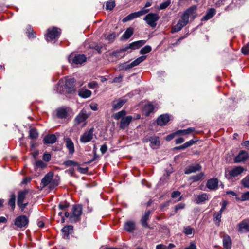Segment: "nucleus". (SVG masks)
Instances as JSON below:
<instances>
[{"label": "nucleus", "instance_id": "59", "mask_svg": "<svg viewBox=\"0 0 249 249\" xmlns=\"http://www.w3.org/2000/svg\"><path fill=\"white\" fill-rule=\"evenodd\" d=\"M107 149V147L106 144H104L102 145L100 148V151L102 154H104Z\"/></svg>", "mask_w": 249, "mask_h": 249}, {"label": "nucleus", "instance_id": "51", "mask_svg": "<svg viewBox=\"0 0 249 249\" xmlns=\"http://www.w3.org/2000/svg\"><path fill=\"white\" fill-rule=\"evenodd\" d=\"M69 206V204L67 202L60 203L58 205V207L60 210H64Z\"/></svg>", "mask_w": 249, "mask_h": 249}, {"label": "nucleus", "instance_id": "36", "mask_svg": "<svg viewBox=\"0 0 249 249\" xmlns=\"http://www.w3.org/2000/svg\"><path fill=\"white\" fill-rule=\"evenodd\" d=\"M195 129L192 127L188 128L187 129L179 130L176 132L177 134L187 135L194 131Z\"/></svg>", "mask_w": 249, "mask_h": 249}, {"label": "nucleus", "instance_id": "1", "mask_svg": "<svg viewBox=\"0 0 249 249\" xmlns=\"http://www.w3.org/2000/svg\"><path fill=\"white\" fill-rule=\"evenodd\" d=\"M196 6L189 8L184 12L179 20L186 26L189 22V18L193 20L196 17Z\"/></svg>", "mask_w": 249, "mask_h": 249}, {"label": "nucleus", "instance_id": "42", "mask_svg": "<svg viewBox=\"0 0 249 249\" xmlns=\"http://www.w3.org/2000/svg\"><path fill=\"white\" fill-rule=\"evenodd\" d=\"M241 184L244 187L249 188V176L248 175L242 179Z\"/></svg>", "mask_w": 249, "mask_h": 249}, {"label": "nucleus", "instance_id": "62", "mask_svg": "<svg viewBox=\"0 0 249 249\" xmlns=\"http://www.w3.org/2000/svg\"><path fill=\"white\" fill-rule=\"evenodd\" d=\"M175 134H176V132L174 134H170V135L167 136L165 138L166 140L168 141H170L172 140L174 138Z\"/></svg>", "mask_w": 249, "mask_h": 249}, {"label": "nucleus", "instance_id": "61", "mask_svg": "<svg viewBox=\"0 0 249 249\" xmlns=\"http://www.w3.org/2000/svg\"><path fill=\"white\" fill-rule=\"evenodd\" d=\"M184 249H196V247L194 243L191 242L190 246Z\"/></svg>", "mask_w": 249, "mask_h": 249}, {"label": "nucleus", "instance_id": "21", "mask_svg": "<svg viewBox=\"0 0 249 249\" xmlns=\"http://www.w3.org/2000/svg\"><path fill=\"white\" fill-rule=\"evenodd\" d=\"M132 119V117L131 116L123 118L120 122V128L122 129H124L125 127L128 126L130 123L131 122Z\"/></svg>", "mask_w": 249, "mask_h": 249}, {"label": "nucleus", "instance_id": "6", "mask_svg": "<svg viewBox=\"0 0 249 249\" xmlns=\"http://www.w3.org/2000/svg\"><path fill=\"white\" fill-rule=\"evenodd\" d=\"M53 176V174L52 172H49L45 177L42 179L41 184L43 187L46 186L50 184L51 186H55L58 185V183L55 182L54 180H52Z\"/></svg>", "mask_w": 249, "mask_h": 249}, {"label": "nucleus", "instance_id": "41", "mask_svg": "<svg viewBox=\"0 0 249 249\" xmlns=\"http://www.w3.org/2000/svg\"><path fill=\"white\" fill-rule=\"evenodd\" d=\"M221 217H222V213H220V212L215 213L213 215V221L218 225H219V223L221 222Z\"/></svg>", "mask_w": 249, "mask_h": 249}, {"label": "nucleus", "instance_id": "11", "mask_svg": "<svg viewBox=\"0 0 249 249\" xmlns=\"http://www.w3.org/2000/svg\"><path fill=\"white\" fill-rule=\"evenodd\" d=\"M75 80L74 78H71L66 80L64 88L66 92L68 93H71L75 91L74 83Z\"/></svg>", "mask_w": 249, "mask_h": 249}, {"label": "nucleus", "instance_id": "17", "mask_svg": "<svg viewBox=\"0 0 249 249\" xmlns=\"http://www.w3.org/2000/svg\"><path fill=\"white\" fill-rule=\"evenodd\" d=\"M201 166L199 164L191 165L186 168L184 171L186 174H190L200 170Z\"/></svg>", "mask_w": 249, "mask_h": 249}, {"label": "nucleus", "instance_id": "23", "mask_svg": "<svg viewBox=\"0 0 249 249\" xmlns=\"http://www.w3.org/2000/svg\"><path fill=\"white\" fill-rule=\"evenodd\" d=\"M45 144H53L56 141V137L54 134L47 135L44 138Z\"/></svg>", "mask_w": 249, "mask_h": 249}, {"label": "nucleus", "instance_id": "32", "mask_svg": "<svg viewBox=\"0 0 249 249\" xmlns=\"http://www.w3.org/2000/svg\"><path fill=\"white\" fill-rule=\"evenodd\" d=\"M78 95L79 96L82 98H87L91 96V92L89 90L86 89H81L78 91Z\"/></svg>", "mask_w": 249, "mask_h": 249}, {"label": "nucleus", "instance_id": "39", "mask_svg": "<svg viewBox=\"0 0 249 249\" xmlns=\"http://www.w3.org/2000/svg\"><path fill=\"white\" fill-rule=\"evenodd\" d=\"M236 199L237 200H241L242 201H249V191L243 193L240 198L236 197Z\"/></svg>", "mask_w": 249, "mask_h": 249}, {"label": "nucleus", "instance_id": "8", "mask_svg": "<svg viewBox=\"0 0 249 249\" xmlns=\"http://www.w3.org/2000/svg\"><path fill=\"white\" fill-rule=\"evenodd\" d=\"M90 115V112H87L86 109L84 108L77 115L74 119L75 124L78 125L81 123L84 122Z\"/></svg>", "mask_w": 249, "mask_h": 249}, {"label": "nucleus", "instance_id": "9", "mask_svg": "<svg viewBox=\"0 0 249 249\" xmlns=\"http://www.w3.org/2000/svg\"><path fill=\"white\" fill-rule=\"evenodd\" d=\"M94 128H91L89 130L86 131L81 136L80 141L82 143L88 142L93 139Z\"/></svg>", "mask_w": 249, "mask_h": 249}, {"label": "nucleus", "instance_id": "3", "mask_svg": "<svg viewBox=\"0 0 249 249\" xmlns=\"http://www.w3.org/2000/svg\"><path fill=\"white\" fill-rule=\"evenodd\" d=\"M160 19V17L156 13H150L148 14L144 18L146 23L151 27L154 28L156 26V22Z\"/></svg>", "mask_w": 249, "mask_h": 249}, {"label": "nucleus", "instance_id": "43", "mask_svg": "<svg viewBox=\"0 0 249 249\" xmlns=\"http://www.w3.org/2000/svg\"><path fill=\"white\" fill-rule=\"evenodd\" d=\"M152 50L151 46L149 45H146L143 47L140 50V53L141 54H145L148 53H149Z\"/></svg>", "mask_w": 249, "mask_h": 249}, {"label": "nucleus", "instance_id": "5", "mask_svg": "<svg viewBox=\"0 0 249 249\" xmlns=\"http://www.w3.org/2000/svg\"><path fill=\"white\" fill-rule=\"evenodd\" d=\"M146 58V56L143 55L139 57L131 63L127 62L122 64L121 66V68L123 69L128 70L130 69L135 66H138L141 62H143Z\"/></svg>", "mask_w": 249, "mask_h": 249}, {"label": "nucleus", "instance_id": "12", "mask_svg": "<svg viewBox=\"0 0 249 249\" xmlns=\"http://www.w3.org/2000/svg\"><path fill=\"white\" fill-rule=\"evenodd\" d=\"M146 43L145 40H139L137 41H134L130 43L127 46L125 47L124 48L122 49V50L124 51H126L129 49H131L132 50H135L138 49L143 46Z\"/></svg>", "mask_w": 249, "mask_h": 249}, {"label": "nucleus", "instance_id": "33", "mask_svg": "<svg viewBox=\"0 0 249 249\" xmlns=\"http://www.w3.org/2000/svg\"><path fill=\"white\" fill-rule=\"evenodd\" d=\"M185 26V25L180 20H179L177 23L172 27L171 32L173 33L178 32L180 31Z\"/></svg>", "mask_w": 249, "mask_h": 249}, {"label": "nucleus", "instance_id": "10", "mask_svg": "<svg viewBox=\"0 0 249 249\" xmlns=\"http://www.w3.org/2000/svg\"><path fill=\"white\" fill-rule=\"evenodd\" d=\"M244 170L245 169L243 167L240 166H236L229 171L228 174H226L225 176L228 178L231 179L241 174Z\"/></svg>", "mask_w": 249, "mask_h": 249}, {"label": "nucleus", "instance_id": "35", "mask_svg": "<svg viewBox=\"0 0 249 249\" xmlns=\"http://www.w3.org/2000/svg\"><path fill=\"white\" fill-rule=\"evenodd\" d=\"M29 137L32 140H36L38 137V133L35 128H32L29 130Z\"/></svg>", "mask_w": 249, "mask_h": 249}, {"label": "nucleus", "instance_id": "45", "mask_svg": "<svg viewBox=\"0 0 249 249\" xmlns=\"http://www.w3.org/2000/svg\"><path fill=\"white\" fill-rule=\"evenodd\" d=\"M115 6V3L114 1H109L106 3V9L112 10Z\"/></svg>", "mask_w": 249, "mask_h": 249}, {"label": "nucleus", "instance_id": "57", "mask_svg": "<svg viewBox=\"0 0 249 249\" xmlns=\"http://www.w3.org/2000/svg\"><path fill=\"white\" fill-rule=\"evenodd\" d=\"M28 202H26L25 203H23V202H21L20 204H17L18 205L19 207V208L21 209V211H23L24 209L26 208L27 205H28Z\"/></svg>", "mask_w": 249, "mask_h": 249}, {"label": "nucleus", "instance_id": "48", "mask_svg": "<svg viewBox=\"0 0 249 249\" xmlns=\"http://www.w3.org/2000/svg\"><path fill=\"white\" fill-rule=\"evenodd\" d=\"M193 229L189 226L184 227L183 228V232L186 235H190L193 233Z\"/></svg>", "mask_w": 249, "mask_h": 249}, {"label": "nucleus", "instance_id": "7", "mask_svg": "<svg viewBox=\"0 0 249 249\" xmlns=\"http://www.w3.org/2000/svg\"><path fill=\"white\" fill-rule=\"evenodd\" d=\"M149 9H144L143 8L141 10L132 13L125 17L122 20L123 22H126L128 21L131 20L137 17H139L145 14L146 13H148L149 12Z\"/></svg>", "mask_w": 249, "mask_h": 249}, {"label": "nucleus", "instance_id": "63", "mask_svg": "<svg viewBox=\"0 0 249 249\" xmlns=\"http://www.w3.org/2000/svg\"><path fill=\"white\" fill-rule=\"evenodd\" d=\"M227 205V202L226 201H224L222 204L221 208L219 212H220V213H222L226 209V207Z\"/></svg>", "mask_w": 249, "mask_h": 249}, {"label": "nucleus", "instance_id": "29", "mask_svg": "<svg viewBox=\"0 0 249 249\" xmlns=\"http://www.w3.org/2000/svg\"><path fill=\"white\" fill-rule=\"evenodd\" d=\"M209 197L207 194L203 193L201 195H198L195 200L196 204H199L205 202L206 200H208Z\"/></svg>", "mask_w": 249, "mask_h": 249}, {"label": "nucleus", "instance_id": "60", "mask_svg": "<svg viewBox=\"0 0 249 249\" xmlns=\"http://www.w3.org/2000/svg\"><path fill=\"white\" fill-rule=\"evenodd\" d=\"M115 37V34L114 33H112L109 34L107 36V39L110 41H113Z\"/></svg>", "mask_w": 249, "mask_h": 249}, {"label": "nucleus", "instance_id": "40", "mask_svg": "<svg viewBox=\"0 0 249 249\" xmlns=\"http://www.w3.org/2000/svg\"><path fill=\"white\" fill-rule=\"evenodd\" d=\"M15 199L16 196L15 194H12L8 201V205L11 206L12 210H14L15 207Z\"/></svg>", "mask_w": 249, "mask_h": 249}, {"label": "nucleus", "instance_id": "13", "mask_svg": "<svg viewBox=\"0 0 249 249\" xmlns=\"http://www.w3.org/2000/svg\"><path fill=\"white\" fill-rule=\"evenodd\" d=\"M28 219L24 215L19 216L15 219V224L19 228L25 227L28 223Z\"/></svg>", "mask_w": 249, "mask_h": 249}, {"label": "nucleus", "instance_id": "15", "mask_svg": "<svg viewBox=\"0 0 249 249\" xmlns=\"http://www.w3.org/2000/svg\"><path fill=\"white\" fill-rule=\"evenodd\" d=\"M248 158V153L245 151H241L234 158V162L239 163L245 161Z\"/></svg>", "mask_w": 249, "mask_h": 249}, {"label": "nucleus", "instance_id": "27", "mask_svg": "<svg viewBox=\"0 0 249 249\" xmlns=\"http://www.w3.org/2000/svg\"><path fill=\"white\" fill-rule=\"evenodd\" d=\"M149 141L150 142V146L153 149L158 147L160 144V142L158 137L154 136L150 137Z\"/></svg>", "mask_w": 249, "mask_h": 249}, {"label": "nucleus", "instance_id": "50", "mask_svg": "<svg viewBox=\"0 0 249 249\" xmlns=\"http://www.w3.org/2000/svg\"><path fill=\"white\" fill-rule=\"evenodd\" d=\"M64 165H65L66 166L69 167V166H75V165H77V163L74 162L72 160H69L65 161L64 162Z\"/></svg>", "mask_w": 249, "mask_h": 249}, {"label": "nucleus", "instance_id": "18", "mask_svg": "<svg viewBox=\"0 0 249 249\" xmlns=\"http://www.w3.org/2000/svg\"><path fill=\"white\" fill-rule=\"evenodd\" d=\"M127 100L124 98L118 99L113 101L112 107L114 110L120 108L126 102Z\"/></svg>", "mask_w": 249, "mask_h": 249}, {"label": "nucleus", "instance_id": "22", "mask_svg": "<svg viewBox=\"0 0 249 249\" xmlns=\"http://www.w3.org/2000/svg\"><path fill=\"white\" fill-rule=\"evenodd\" d=\"M86 57L84 54H77L72 59V62L75 64H81L86 62Z\"/></svg>", "mask_w": 249, "mask_h": 249}, {"label": "nucleus", "instance_id": "16", "mask_svg": "<svg viewBox=\"0 0 249 249\" xmlns=\"http://www.w3.org/2000/svg\"><path fill=\"white\" fill-rule=\"evenodd\" d=\"M218 180L216 178H213L207 181L206 186L210 190H215L218 188Z\"/></svg>", "mask_w": 249, "mask_h": 249}, {"label": "nucleus", "instance_id": "2", "mask_svg": "<svg viewBox=\"0 0 249 249\" xmlns=\"http://www.w3.org/2000/svg\"><path fill=\"white\" fill-rule=\"evenodd\" d=\"M71 214L70 219L75 222L79 220V217L82 213V207L81 205L75 204L72 206Z\"/></svg>", "mask_w": 249, "mask_h": 249}, {"label": "nucleus", "instance_id": "20", "mask_svg": "<svg viewBox=\"0 0 249 249\" xmlns=\"http://www.w3.org/2000/svg\"><path fill=\"white\" fill-rule=\"evenodd\" d=\"M68 110L65 108L60 107L56 110V116L60 119H66L68 116Z\"/></svg>", "mask_w": 249, "mask_h": 249}, {"label": "nucleus", "instance_id": "24", "mask_svg": "<svg viewBox=\"0 0 249 249\" xmlns=\"http://www.w3.org/2000/svg\"><path fill=\"white\" fill-rule=\"evenodd\" d=\"M28 190L25 189L22 191H20L18 192V201L17 204H20L21 202H23L26 196L28 194Z\"/></svg>", "mask_w": 249, "mask_h": 249}, {"label": "nucleus", "instance_id": "37", "mask_svg": "<svg viewBox=\"0 0 249 249\" xmlns=\"http://www.w3.org/2000/svg\"><path fill=\"white\" fill-rule=\"evenodd\" d=\"M154 110V107L152 104H147L144 107V111L146 115H149Z\"/></svg>", "mask_w": 249, "mask_h": 249}, {"label": "nucleus", "instance_id": "54", "mask_svg": "<svg viewBox=\"0 0 249 249\" xmlns=\"http://www.w3.org/2000/svg\"><path fill=\"white\" fill-rule=\"evenodd\" d=\"M43 159L45 161H49L51 159V155L49 153H45L43 156Z\"/></svg>", "mask_w": 249, "mask_h": 249}, {"label": "nucleus", "instance_id": "64", "mask_svg": "<svg viewBox=\"0 0 249 249\" xmlns=\"http://www.w3.org/2000/svg\"><path fill=\"white\" fill-rule=\"evenodd\" d=\"M122 78L123 76L122 75H120L119 77H115L113 79V82L119 83L121 81Z\"/></svg>", "mask_w": 249, "mask_h": 249}, {"label": "nucleus", "instance_id": "49", "mask_svg": "<svg viewBox=\"0 0 249 249\" xmlns=\"http://www.w3.org/2000/svg\"><path fill=\"white\" fill-rule=\"evenodd\" d=\"M242 52L245 55L249 54V44L243 46L242 48Z\"/></svg>", "mask_w": 249, "mask_h": 249}, {"label": "nucleus", "instance_id": "46", "mask_svg": "<svg viewBox=\"0 0 249 249\" xmlns=\"http://www.w3.org/2000/svg\"><path fill=\"white\" fill-rule=\"evenodd\" d=\"M171 3V0H167L161 3L159 6V9L162 10L166 9Z\"/></svg>", "mask_w": 249, "mask_h": 249}, {"label": "nucleus", "instance_id": "26", "mask_svg": "<svg viewBox=\"0 0 249 249\" xmlns=\"http://www.w3.org/2000/svg\"><path fill=\"white\" fill-rule=\"evenodd\" d=\"M66 147L68 149L69 154H73L74 152V144L70 138H67L65 140Z\"/></svg>", "mask_w": 249, "mask_h": 249}, {"label": "nucleus", "instance_id": "25", "mask_svg": "<svg viewBox=\"0 0 249 249\" xmlns=\"http://www.w3.org/2000/svg\"><path fill=\"white\" fill-rule=\"evenodd\" d=\"M151 214V211L148 210L146 211L144 215L142 216L141 222L142 226L144 228L149 227L147 223V221L148 220L149 216Z\"/></svg>", "mask_w": 249, "mask_h": 249}, {"label": "nucleus", "instance_id": "47", "mask_svg": "<svg viewBox=\"0 0 249 249\" xmlns=\"http://www.w3.org/2000/svg\"><path fill=\"white\" fill-rule=\"evenodd\" d=\"M126 114V112L124 110H122L121 111L118 112L114 115V118L116 120H119L121 118L124 116Z\"/></svg>", "mask_w": 249, "mask_h": 249}, {"label": "nucleus", "instance_id": "44", "mask_svg": "<svg viewBox=\"0 0 249 249\" xmlns=\"http://www.w3.org/2000/svg\"><path fill=\"white\" fill-rule=\"evenodd\" d=\"M204 175L203 173H200L199 174L192 176L191 177V179L195 182L198 181L199 180L203 179Z\"/></svg>", "mask_w": 249, "mask_h": 249}, {"label": "nucleus", "instance_id": "38", "mask_svg": "<svg viewBox=\"0 0 249 249\" xmlns=\"http://www.w3.org/2000/svg\"><path fill=\"white\" fill-rule=\"evenodd\" d=\"M73 227L71 226H67L62 229V233L64 236L68 237L70 234V231L72 230Z\"/></svg>", "mask_w": 249, "mask_h": 249}, {"label": "nucleus", "instance_id": "34", "mask_svg": "<svg viewBox=\"0 0 249 249\" xmlns=\"http://www.w3.org/2000/svg\"><path fill=\"white\" fill-rule=\"evenodd\" d=\"M215 14V10L213 8L210 9L208 13L205 15L202 20H208L211 18Z\"/></svg>", "mask_w": 249, "mask_h": 249}, {"label": "nucleus", "instance_id": "55", "mask_svg": "<svg viewBox=\"0 0 249 249\" xmlns=\"http://www.w3.org/2000/svg\"><path fill=\"white\" fill-rule=\"evenodd\" d=\"M180 192L179 191H174L172 192L171 194V196L172 198H176L177 197H178L180 196Z\"/></svg>", "mask_w": 249, "mask_h": 249}, {"label": "nucleus", "instance_id": "53", "mask_svg": "<svg viewBox=\"0 0 249 249\" xmlns=\"http://www.w3.org/2000/svg\"><path fill=\"white\" fill-rule=\"evenodd\" d=\"M184 207H185V204L184 203H181L178 204L175 207V210L176 212H177L178 211V210L179 209H183L184 208Z\"/></svg>", "mask_w": 249, "mask_h": 249}, {"label": "nucleus", "instance_id": "52", "mask_svg": "<svg viewBox=\"0 0 249 249\" xmlns=\"http://www.w3.org/2000/svg\"><path fill=\"white\" fill-rule=\"evenodd\" d=\"M195 142L194 140H191L189 141L186 142L183 144L184 145L185 148H186L188 147L192 146Z\"/></svg>", "mask_w": 249, "mask_h": 249}, {"label": "nucleus", "instance_id": "30", "mask_svg": "<svg viewBox=\"0 0 249 249\" xmlns=\"http://www.w3.org/2000/svg\"><path fill=\"white\" fill-rule=\"evenodd\" d=\"M223 245L225 249H231V241L229 236H224L223 239Z\"/></svg>", "mask_w": 249, "mask_h": 249}, {"label": "nucleus", "instance_id": "4", "mask_svg": "<svg viewBox=\"0 0 249 249\" xmlns=\"http://www.w3.org/2000/svg\"><path fill=\"white\" fill-rule=\"evenodd\" d=\"M61 30L57 27H53L50 28L47 30L46 35V39L47 41L52 40L57 38L60 35Z\"/></svg>", "mask_w": 249, "mask_h": 249}, {"label": "nucleus", "instance_id": "56", "mask_svg": "<svg viewBox=\"0 0 249 249\" xmlns=\"http://www.w3.org/2000/svg\"><path fill=\"white\" fill-rule=\"evenodd\" d=\"M97 86V83L95 81L90 82L88 84V87L90 89H93L96 87Z\"/></svg>", "mask_w": 249, "mask_h": 249}, {"label": "nucleus", "instance_id": "14", "mask_svg": "<svg viewBox=\"0 0 249 249\" xmlns=\"http://www.w3.org/2000/svg\"><path fill=\"white\" fill-rule=\"evenodd\" d=\"M238 231L240 232L249 231V219H245L238 224Z\"/></svg>", "mask_w": 249, "mask_h": 249}, {"label": "nucleus", "instance_id": "58", "mask_svg": "<svg viewBox=\"0 0 249 249\" xmlns=\"http://www.w3.org/2000/svg\"><path fill=\"white\" fill-rule=\"evenodd\" d=\"M122 52H124V51L123 50H122V49H120L119 51L113 52L112 55V56H113L114 57H118L120 56V55L119 54V53H120Z\"/></svg>", "mask_w": 249, "mask_h": 249}, {"label": "nucleus", "instance_id": "28", "mask_svg": "<svg viewBox=\"0 0 249 249\" xmlns=\"http://www.w3.org/2000/svg\"><path fill=\"white\" fill-rule=\"evenodd\" d=\"M135 228V223L133 221H127L124 225V229L128 232H132Z\"/></svg>", "mask_w": 249, "mask_h": 249}, {"label": "nucleus", "instance_id": "31", "mask_svg": "<svg viewBox=\"0 0 249 249\" xmlns=\"http://www.w3.org/2000/svg\"><path fill=\"white\" fill-rule=\"evenodd\" d=\"M134 29L132 27H129L126 29L124 33L121 36L122 39H128L133 34Z\"/></svg>", "mask_w": 249, "mask_h": 249}, {"label": "nucleus", "instance_id": "19", "mask_svg": "<svg viewBox=\"0 0 249 249\" xmlns=\"http://www.w3.org/2000/svg\"><path fill=\"white\" fill-rule=\"evenodd\" d=\"M169 121V116L167 114L161 115L157 119L158 125L162 126L165 125Z\"/></svg>", "mask_w": 249, "mask_h": 249}]
</instances>
